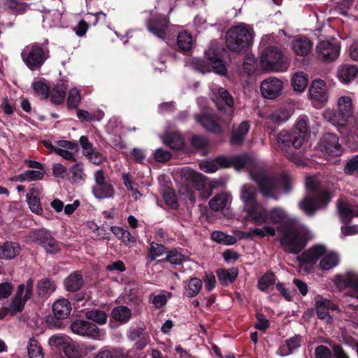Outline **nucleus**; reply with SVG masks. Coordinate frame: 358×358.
I'll list each match as a JSON object with an SVG mask.
<instances>
[{
  "mask_svg": "<svg viewBox=\"0 0 358 358\" xmlns=\"http://www.w3.org/2000/svg\"><path fill=\"white\" fill-rule=\"evenodd\" d=\"M200 169L206 172L212 173L219 168L234 167L237 171L247 169L251 178L255 180L262 194L265 197L277 199L278 194L282 190L287 193L291 188V178L286 174L276 178L271 175L264 166L252 154H245L231 157H219L215 161H203L199 164Z\"/></svg>",
  "mask_w": 358,
  "mask_h": 358,
  "instance_id": "1",
  "label": "nucleus"
},
{
  "mask_svg": "<svg viewBox=\"0 0 358 358\" xmlns=\"http://www.w3.org/2000/svg\"><path fill=\"white\" fill-rule=\"evenodd\" d=\"M274 41L272 34L262 38L260 45L264 49L259 59L260 67L268 72H285L290 66L291 58L285 55L279 48L271 45Z\"/></svg>",
  "mask_w": 358,
  "mask_h": 358,
  "instance_id": "2",
  "label": "nucleus"
},
{
  "mask_svg": "<svg viewBox=\"0 0 358 358\" xmlns=\"http://www.w3.org/2000/svg\"><path fill=\"white\" fill-rule=\"evenodd\" d=\"M306 196L299 202L300 208L308 215H313L320 209L325 208L331 196L322 189L317 176L306 178Z\"/></svg>",
  "mask_w": 358,
  "mask_h": 358,
  "instance_id": "3",
  "label": "nucleus"
},
{
  "mask_svg": "<svg viewBox=\"0 0 358 358\" xmlns=\"http://www.w3.org/2000/svg\"><path fill=\"white\" fill-rule=\"evenodd\" d=\"M353 94L341 96L336 101V110L327 108L322 112L323 118L335 126L340 132L349 130V120L353 116Z\"/></svg>",
  "mask_w": 358,
  "mask_h": 358,
  "instance_id": "4",
  "label": "nucleus"
},
{
  "mask_svg": "<svg viewBox=\"0 0 358 358\" xmlns=\"http://www.w3.org/2000/svg\"><path fill=\"white\" fill-rule=\"evenodd\" d=\"M310 238V231L304 225L294 224L284 229L281 243L285 251L296 254L304 248Z\"/></svg>",
  "mask_w": 358,
  "mask_h": 358,
  "instance_id": "5",
  "label": "nucleus"
},
{
  "mask_svg": "<svg viewBox=\"0 0 358 358\" xmlns=\"http://www.w3.org/2000/svg\"><path fill=\"white\" fill-rule=\"evenodd\" d=\"M254 34L252 27L245 23L233 26L227 33V46L231 51L240 52L250 45Z\"/></svg>",
  "mask_w": 358,
  "mask_h": 358,
  "instance_id": "6",
  "label": "nucleus"
},
{
  "mask_svg": "<svg viewBox=\"0 0 358 358\" xmlns=\"http://www.w3.org/2000/svg\"><path fill=\"white\" fill-rule=\"evenodd\" d=\"M275 149L285 154L287 158L298 166L303 164L302 158L298 155L289 151L291 145L295 149H299L303 145V138H298V136L293 132L287 130H282L277 135L275 140Z\"/></svg>",
  "mask_w": 358,
  "mask_h": 358,
  "instance_id": "7",
  "label": "nucleus"
},
{
  "mask_svg": "<svg viewBox=\"0 0 358 358\" xmlns=\"http://www.w3.org/2000/svg\"><path fill=\"white\" fill-rule=\"evenodd\" d=\"M334 282L339 289L346 287L350 288V295L352 297L358 299V273L348 271L343 274L336 275L334 278ZM347 314L352 318H358V306H350L346 309Z\"/></svg>",
  "mask_w": 358,
  "mask_h": 358,
  "instance_id": "8",
  "label": "nucleus"
},
{
  "mask_svg": "<svg viewBox=\"0 0 358 358\" xmlns=\"http://www.w3.org/2000/svg\"><path fill=\"white\" fill-rule=\"evenodd\" d=\"M21 56L27 67L34 71L41 68L48 57V52L37 44L27 45L22 50Z\"/></svg>",
  "mask_w": 358,
  "mask_h": 358,
  "instance_id": "9",
  "label": "nucleus"
},
{
  "mask_svg": "<svg viewBox=\"0 0 358 358\" xmlns=\"http://www.w3.org/2000/svg\"><path fill=\"white\" fill-rule=\"evenodd\" d=\"M326 247L322 244L311 246L296 257L299 267L306 273L310 272L318 259L325 254Z\"/></svg>",
  "mask_w": 358,
  "mask_h": 358,
  "instance_id": "10",
  "label": "nucleus"
},
{
  "mask_svg": "<svg viewBox=\"0 0 358 358\" xmlns=\"http://www.w3.org/2000/svg\"><path fill=\"white\" fill-rule=\"evenodd\" d=\"M33 286L34 280L31 278H29L25 284H20L17 287L16 293L9 308V311L12 315H14L23 309L24 304L32 295Z\"/></svg>",
  "mask_w": 358,
  "mask_h": 358,
  "instance_id": "11",
  "label": "nucleus"
},
{
  "mask_svg": "<svg viewBox=\"0 0 358 358\" xmlns=\"http://www.w3.org/2000/svg\"><path fill=\"white\" fill-rule=\"evenodd\" d=\"M71 331L79 336H86L94 340H102L105 336L96 324L83 320H76L71 324Z\"/></svg>",
  "mask_w": 358,
  "mask_h": 358,
  "instance_id": "12",
  "label": "nucleus"
},
{
  "mask_svg": "<svg viewBox=\"0 0 358 358\" xmlns=\"http://www.w3.org/2000/svg\"><path fill=\"white\" fill-rule=\"evenodd\" d=\"M308 94L314 106L317 108L322 107L328 102V87L326 82L322 79H315L312 81Z\"/></svg>",
  "mask_w": 358,
  "mask_h": 358,
  "instance_id": "13",
  "label": "nucleus"
},
{
  "mask_svg": "<svg viewBox=\"0 0 358 358\" xmlns=\"http://www.w3.org/2000/svg\"><path fill=\"white\" fill-rule=\"evenodd\" d=\"M95 184L92 187V193L98 199L113 198L115 194L114 187L106 180L105 173L102 170L94 173Z\"/></svg>",
  "mask_w": 358,
  "mask_h": 358,
  "instance_id": "14",
  "label": "nucleus"
},
{
  "mask_svg": "<svg viewBox=\"0 0 358 358\" xmlns=\"http://www.w3.org/2000/svg\"><path fill=\"white\" fill-rule=\"evenodd\" d=\"M212 54L213 50L209 49L206 51L207 62L196 60V69L201 73L214 71L217 74L224 75L227 71L225 65L217 54L214 56Z\"/></svg>",
  "mask_w": 358,
  "mask_h": 358,
  "instance_id": "15",
  "label": "nucleus"
},
{
  "mask_svg": "<svg viewBox=\"0 0 358 358\" xmlns=\"http://www.w3.org/2000/svg\"><path fill=\"white\" fill-rule=\"evenodd\" d=\"M283 87V82L280 79L271 76L261 83L260 92L264 98L275 99L281 95Z\"/></svg>",
  "mask_w": 358,
  "mask_h": 358,
  "instance_id": "16",
  "label": "nucleus"
},
{
  "mask_svg": "<svg viewBox=\"0 0 358 358\" xmlns=\"http://www.w3.org/2000/svg\"><path fill=\"white\" fill-rule=\"evenodd\" d=\"M341 51L339 43L324 40L319 42L316 46V53L319 59L327 62L336 59Z\"/></svg>",
  "mask_w": 358,
  "mask_h": 358,
  "instance_id": "17",
  "label": "nucleus"
},
{
  "mask_svg": "<svg viewBox=\"0 0 358 358\" xmlns=\"http://www.w3.org/2000/svg\"><path fill=\"white\" fill-rule=\"evenodd\" d=\"M210 90L213 94V100L216 104L218 109L222 110L223 104L230 108V114L227 118V122H230L232 118V111L231 108L234 105V99L231 95L224 88L217 86H212Z\"/></svg>",
  "mask_w": 358,
  "mask_h": 358,
  "instance_id": "18",
  "label": "nucleus"
},
{
  "mask_svg": "<svg viewBox=\"0 0 358 358\" xmlns=\"http://www.w3.org/2000/svg\"><path fill=\"white\" fill-rule=\"evenodd\" d=\"M320 148L329 156H338L342 152V147L339 143L337 135L327 133L320 141Z\"/></svg>",
  "mask_w": 358,
  "mask_h": 358,
  "instance_id": "19",
  "label": "nucleus"
},
{
  "mask_svg": "<svg viewBox=\"0 0 358 358\" xmlns=\"http://www.w3.org/2000/svg\"><path fill=\"white\" fill-rule=\"evenodd\" d=\"M34 241L41 245L48 252L54 253L59 250V243L45 229H40L32 233Z\"/></svg>",
  "mask_w": 358,
  "mask_h": 358,
  "instance_id": "20",
  "label": "nucleus"
},
{
  "mask_svg": "<svg viewBox=\"0 0 358 358\" xmlns=\"http://www.w3.org/2000/svg\"><path fill=\"white\" fill-rule=\"evenodd\" d=\"M96 348L94 345L87 344H78L76 342L70 341L65 345L63 350L67 358H83L89 352L95 350Z\"/></svg>",
  "mask_w": 358,
  "mask_h": 358,
  "instance_id": "21",
  "label": "nucleus"
},
{
  "mask_svg": "<svg viewBox=\"0 0 358 358\" xmlns=\"http://www.w3.org/2000/svg\"><path fill=\"white\" fill-rule=\"evenodd\" d=\"M244 211L247 213L245 218L255 224L261 225L268 220V210L260 203L244 209Z\"/></svg>",
  "mask_w": 358,
  "mask_h": 358,
  "instance_id": "22",
  "label": "nucleus"
},
{
  "mask_svg": "<svg viewBox=\"0 0 358 358\" xmlns=\"http://www.w3.org/2000/svg\"><path fill=\"white\" fill-rule=\"evenodd\" d=\"M79 141L83 149V155L91 162L94 164L99 165L103 162L105 159L103 155L100 152L94 148L93 145L89 141L86 136H82L80 138Z\"/></svg>",
  "mask_w": 358,
  "mask_h": 358,
  "instance_id": "23",
  "label": "nucleus"
},
{
  "mask_svg": "<svg viewBox=\"0 0 358 358\" xmlns=\"http://www.w3.org/2000/svg\"><path fill=\"white\" fill-rule=\"evenodd\" d=\"M55 143L59 146L58 149H55V152L61 156L64 159L75 162V152L78 150V145L76 143L66 141L59 140L55 141Z\"/></svg>",
  "mask_w": 358,
  "mask_h": 358,
  "instance_id": "24",
  "label": "nucleus"
},
{
  "mask_svg": "<svg viewBox=\"0 0 358 358\" xmlns=\"http://www.w3.org/2000/svg\"><path fill=\"white\" fill-rule=\"evenodd\" d=\"M337 210L343 222H349L354 217H358V206L352 205L342 201L338 202Z\"/></svg>",
  "mask_w": 358,
  "mask_h": 358,
  "instance_id": "25",
  "label": "nucleus"
},
{
  "mask_svg": "<svg viewBox=\"0 0 358 358\" xmlns=\"http://www.w3.org/2000/svg\"><path fill=\"white\" fill-rule=\"evenodd\" d=\"M315 308L318 317L322 320H329L330 318L329 310H337V306L329 300L317 296L315 297Z\"/></svg>",
  "mask_w": 358,
  "mask_h": 358,
  "instance_id": "26",
  "label": "nucleus"
},
{
  "mask_svg": "<svg viewBox=\"0 0 358 358\" xmlns=\"http://www.w3.org/2000/svg\"><path fill=\"white\" fill-rule=\"evenodd\" d=\"M26 201L32 213L36 215H41L43 213V210L38 189L35 187L31 188L26 194Z\"/></svg>",
  "mask_w": 358,
  "mask_h": 358,
  "instance_id": "27",
  "label": "nucleus"
},
{
  "mask_svg": "<svg viewBox=\"0 0 358 358\" xmlns=\"http://www.w3.org/2000/svg\"><path fill=\"white\" fill-rule=\"evenodd\" d=\"M257 191L256 188L250 185H244L241 191V198L243 202V210L259 203L257 201Z\"/></svg>",
  "mask_w": 358,
  "mask_h": 358,
  "instance_id": "28",
  "label": "nucleus"
},
{
  "mask_svg": "<svg viewBox=\"0 0 358 358\" xmlns=\"http://www.w3.org/2000/svg\"><path fill=\"white\" fill-rule=\"evenodd\" d=\"M168 25L167 20L162 16L151 19L148 22V29L149 31L159 38H164L166 35V30Z\"/></svg>",
  "mask_w": 358,
  "mask_h": 358,
  "instance_id": "29",
  "label": "nucleus"
},
{
  "mask_svg": "<svg viewBox=\"0 0 358 358\" xmlns=\"http://www.w3.org/2000/svg\"><path fill=\"white\" fill-rule=\"evenodd\" d=\"M292 50L299 56L308 55L313 48V43L306 36H297L293 38Z\"/></svg>",
  "mask_w": 358,
  "mask_h": 358,
  "instance_id": "30",
  "label": "nucleus"
},
{
  "mask_svg": "<svg viewBox=\"0 0 358 358\" xmlns=\"http://www.w3.org/2000/svg\"><path fill=\"white\" fill-rule=\"evenodd\" d=\"M71 311V305L69 300L60 299L52 304L54 316L59 320H64L69 317Z\"/></svg>",
  "mask_w": 358,
  "mask_h": 358,
  "instance_id": "31",
  "label": "nucleus"
},
{
  "mask_svg": "<svg viewBox=\"0 0 358 358\" xmlns=\"http://www.w3.org/2000/svg\"><path fill=\"white\" fill-rule=\"evenodd\" d=\"M358 69L355 65L343 64L337 71V77L341 82L345 84L350 83L357 76Z\"/></svg>",
  "mask_w": 358,
  "mask_h": 358,
  "instance_id": "32",
  "label": "nucleus"
},
{
  "mask_svg": "<svg viewBox=\"0 0 358 358\" xmlns=\"http://www.w3.org/2000/svg\"><path fill=\"white\" fill-rule=\"evenodd\" d=\"M250 129V124L248 121H243L240 124L234 127L231 142L234 145L241 144L245 138V136Z\"/></svg>",
  "mask_w": 358,
  "mask_h": 358,
  "instance_id": "33",
  "label": "nucleus"
},
{
  "mask_svg": "<svg viewBox=\"0 0 358 358\" xmlns=\"http://www.w3.org/2000/svg\"><path fill=\"white\" fill-rule=\"evenodd\" d=\"M293 113L294 108L292 106H282L270 114L268 119L273 122L281 124L288 120Z\"/></svg>",
  "mask_w": 358,
  "mask_h": 358,
  "instance_id": "34",
  "label": "nucleus"
},
{
  "mask_svg": "<svg viewBox=\"0 0 358 358\" xmlns=\"http://www.w3.org/2000/svg\"><path fill=\"white\" fill-rule=\"evenodd\" d=\"M21 248L18 243L6 242L0 246V259H11L20 252Z\"/></svg>",
  "mask_w": 358,
  "mask_h": 358,
  "instance_id": "35",
  "label": "nucleus"
},
{
  "mask_svg": "<svg viewBox=\"0 0 358 358\" xmlns=\"http://www.w3.org/2000/svg\"><path fill=\"white\" fill-rule=\"evenodd\" d=\"M308 77L302 71H297L291 77V85L292 89L297 92H303L308 85Z\"/></svg>",
  "mask_w": 358,
  "mask_h": 358,
  "instance_id": "36",
  "label": "nucleus"
},
{
  "mask_svg": "<svg viewBox=\"0 0 358 358\" xmlns=\"http://www.w3.org/2000/svg\"><path fill=\"white\" fill-rule=\"evenodd\" d=\"M196 118L208 131L215 133L222 131L221 127L217 122V118L211 114H204L202 117L196 115Z\"/></svg>",
  "mask_w": 358,
  "mask_h": 358,
  "instance_id": "37",
  "label": "nucleus"
},
{
  "mask_svg": "<svg viewBox=\"0 0 358 358\" xmlns=\"http://www.w3.org/2000/svg\"><path fill=\"white\" fill-rule=\"evenodd\" d=\"M308 122L309 120L306 115L299 116L295 122L294 129L292 131L298 136V138H303V143L310 132Z\"/></svg>",
  "mask_w": 358,
  "mask_h": 358,
  "instance_id": "38",
  "label": "nucleus"
},
{
  "mask_svg": "<svg viewBox=\"0 0 358 358\" xmlns=\"http://www.w3.org/2000/svg\"><path fill=\"white\" fill-rule=\"evenodd\" d=\"M203 282L198 278H191L184 286V295L189 298L196 296L202 288Z\"/></svg>",
  "mask_w": 358,
  "mask_h": 358,
  "instance_id": "39",
  "label": "nucleus"
},
{
  "mask_svg": "<svg viewBox=\"0 0 358 358\" xmlns=\"http://www.w3.org/2000/svg\"><path fill=\"white\" fill-rule=\"evenodd\" d=\"M83 283V276L78 272H73L64 280V287L67 291L76 292L80 289Z\"/></svg>",
  "mask_w": 358,
  "mask_h": 358,
  "instance_id": "40",
  "label": "nucleus"
},
{
  "mask_svg": "<svg viewBox=\"0 0 358 358\" xmlns=\"http://www.w3.org/2000/svg\"><path fill=\"white\" fill-rule=\"evenodd\" d=\"M44 171L27 170L23 173L14 176L11 180L13 181H36L41 180L44 177Z\"/></svg>",
  "mask_w": 358,
  "mask_h": 358,
  "instance_id": "41",
  "label": "nucleus"
},
{
  "mask_svg": "<svg viewBox=\"0 0 358 358\" xmlns=\"http://www.w3.org/2000/svg\"><path fill=\"white\" fill-rule=\"evenodd\" d=\"M43 26L50 28L59 26L62 19V13L57 10H52L43 15Z\"/></svg>",
  "mask_w": 358,
  "mask_h": 358,
  "instance_id": "42",
  "label": "nucleus"
},
{
  "mask_svg": "<svg viewBox=\"0 0 358 358\" xmlns=\"http://www.w3.org/2000/svg\"><path fill=\"white\" fill-rule=\"evenodd\" d=\"M338 260L336 253L326 250L325 254L320 260V267L322 270H329L338 264Z\"/></svg>",
  "mask_w": 358,
  "mask_h": 358,
  "instance_id": "43",
  "label": "nucleus"
},
{
  "mask_svg": "<svg viewBox=\"0 0 358 358\" xmlns=\"http://www.w3.org/2000/svg\"><path fill=\"white\" fill-rule=\"evenodd\" d=\"M37 292L39 296H48L56 289L55 283L50 278H43L37 284Z\"/></svg>",
  "mask_w": 358,
  "mask_h": 358,
  "instance_id": "44",
  "label": "nucleus"
},
{
  "mask_svg": "<svg viewBox=\"0 0 358 358\" xmlns=\"http://www.w3.org/2000/svg\"><path fill=\"white\" fill-rule=\"evenodd\" d=\"M217 275L222 285H228L236 279L238 271L234 268L231 269H219L217 271Z\"/></svg>",
  "mask_w": 358,
  "mask_h": 358,
  "instance_id": "45",
  "label": "nucleus"
},
{
  "mask_svg": "<svg viewBox=\"0 0 358 358\" xmlns=\"http://www.w3.org/2000/svg\"><path fill=\"white\" fill-rule=\"evenodd\" d=\"M110 231L126 245H134L136 243L135 237L129 231L122 227L113 226L110 227Z\"/></svg>",
  "mask_w": 358,
  "mask_h": 358,
  "instance_id": "46",
  "label": "nucleus"
},
{
  "mask_svg": "<svg viewBox=\"0 0 358 358\" xmlns=\"http://www.w3.org/2000/svg\"><path fill=\"white\" fill-rule=\"evenodd\" d=\"M287 212L280 207L273 208L268 210V220L273 224H280L288 220Z\"/></svg>",
  "mask_w": 358,
  "mask_h": 358,
  "instance_id": "47",
  "label": "nucleus"
},
{
  "mask_svg": "<svg viewBox=\"0 0 358 358\" xmlns=\"http://www.w3.org/2000/svg\"><path fill=\"white\" fill-rule=\"evenodd\" d=\"M229 199L230 196L225 193L218 194L209 201L210 208L215 211L221 210L227 206Z\"/></svg>",
  "mask_w": 358,
  "mask_h": 358,
  "instance_id": "48",
  "label": "nucleus"
},
{
  "mask_svg": "<svg viewBox=\"0 0 358 358\" xmlns=\"http://www.w3.org/2000/svg\"><path fill=\"white\" fill-rule=\"evenodd\" d=\"M111 315L114 320L126 323L131 318V312L127 306H120L113 309Z\"/></svg>",
  "mask_w": 358,
  "mask_h": 358,
  "instance_id": "49",
  "label": "nucleus"
},
{
  "mask_svg": "<svg viewBox=\"0 0 358 358\" xmlns=\"http://www.w3.org/2000/svg\"><path fill=\"white\" fill-rule=\"evenodd\" d=\"M50 93L51 101L55 104L63 103L66 95V86L64 84H57L52 89Z\"/></svg>",
  "mask_w": 358,
  "mask_h": 358,
  "instance_id": "50",
  "label": "nucleus"
},
{
  "mask_svg": "<svg viewBox=\"0 0 358 358\" xmlns=\"http://www.w3.org/2000/svg\"><path fill=\"white\" fill-rule=\"evenodd\" d=\"M162 141L165 144L176 150L180 149L183 145V140L178 132L166 134L162 137Z\"/></svg>",
  "mask_w": 358,
  "mask_h": 358,
  "instance_id": "51",
  "label": "nucleus"
},
{
  "mask_svg": "<svg viewBox=\"0 0 358 358\" xmlns=\"http://www.w3.org/2000/svg\"><path fill=\"white\" fill-rule=\"evenodd\" d=\"M87 319L92 320L99 324H104L107 322V314L99 309H92L85 313Z\"/></svg>",
  "mask_w": 358,
  "mask_h": 358,
  "instance_id": "52",
  "label": "nucleus"
},
{
  "mask_svg": "<svg viewBox=\"0 0 358 358\" xmlns=\"http://www.w3.org/2000/svg\"><path fill=\"white\" fill-rule=\"evenodd\" d=\"M178 45L182 51L189 50L194 43V38L187 31H182L178 36Z\"/></svg>",
  "mask_w": 358,
  "mask_h": 358,
  "instance_id": "53",
  "label": "nucleus"
},
{
  "mask_svg": "<svg viewBox=\"0 0 358 358\" xmlns=\"http://www.w3.org/2000/svg\"><path fill=\"white\" fill-rule=\"evenodd\" d=\"M211 238L215 242L224 245H234L236 243V237L224 234L220 231H215L211 234Z\"/></svg>",
  "mask_w": 358,
  "mask_h": 358,
  "instance_id": "54",
  "label": "nucleus"
},
{
  "mask_svg": "<svg viewBox=\"0 0 358 358\" xmlns=\"http://www.w3.org/2000/svg\"><path fill=\"white\" fill-rule=\"evenodd\" d=\"M28 355L29 358H43L44 353L38 341L31 338L29 339L28 345Z\"/></svg>",
  "mask_w": 358,
  "mask_h": 358,
  "instance_id": "55",
  "label": "nucleus"
},
{
  "mask_svg": "<svg viewBox=\"0 0 358 358\" xmlns=\"http://www.w3.org/2000/svg\"><path fill=\"white\" fill-rule=\"evenodd\" d=\"M187 175L195 189L201 190L204 187L205 178L203 175L192 170L187 171Z\"/></svg>",
  "mask_w": 358,
  "mask_h": 358,
  "instance_id": "56",
  "label": "nucleus"
},
{
  "mask_svg": "<svg viewBox=\"0 0 358 358\" xmlns=\"http://www.w3.org/2000/svg\"><path fill=\"white\" fill-rule=\"evenodd\" d=\"M125 352L120 349L104 348L94 358H127Z\"/></svg>",
  "mask_w": 358,
  "mask_h": 358,
  "instance_id": "57",
  "label": "nucleus"
},
{
  "mask_svg": "<svg viewBox=\"0 0 358 358\" xmlns=\"http://www.w3.org/2000/svg\"><path fill=\"white\" fill-rule=\"evenodd\" d=\"M69 341V338L62 334L53 335L48 340V343L51 347L62 348L63 350Z\"/></svg>",
  "mask_w": 358,
  "mask_h": 358,
  "instance_id": "58",
  "label": "nucleus"
},
{
  "mask_svg": "<svg viewBox=\"0 0 358 358\" xmlns=\"http://www.w3.org/2000/svg\"><path fill=\"white\" fill-rule=\"evenodd\" d=\"M81 101L80 91L76 88H71L67 98L68 106L71 108H76Z\"/></svg>",
  "mask_w": 358,
  "mask_h": 358,
  "instance_id": "59",
  "label": "nucleus"
},
{
  "mask_svg": "<svg viewBox=\"0 0 358 358\" xmlns=\"http://www.w3.org/2000/svg\"><path fill=\"white\" fill-rule=\"evenodd\" d=\"M251 238L255 236L265 237L267 236H274L275 234V229L270 225H265L262 228H255L250 229Z\"/></svg>",
  "mask_w": 358,
  "mask_h": 358,
  "instance_id": "60",
  "label": "nucleus"
},
{
  "mask_svg": "<svg viewBox=\"0 0 358 358\" xmlns=\"http://www.w3.org/2000/svg\"><path fill=\"white\" fill-rule=\"evenodd\" d=\"M34 92L42 99L48 98L50 89L47 84L42 80L34 81L32 84Z\"/></svg>",
  "mask_w": 358,
  "mask_h": 358,
  "instance_id": "61",
  "label": "nucleus"
},
{
  "mask_svg": "<svg viewBox=\"0 0 358 358\" xmlns=\"http://www.w3.org/2000/svg\"><path fill=\"white\" fill-rule=\"evenodd\" d=\"M165 253H166V252L162 245L152 243L148 250V257L152 261L162 257Z\"/></svg>",
  "mask_w": 358,
  "mask_h": 358,
  "instance_id": "62",
  "label": "nucleus"
},
{
  "mask_svg": "<svg viewBox=\"0 0 358 358\" xmlns=\"http://www.w3.org/2000/svg\"><path fill=\"white\" fill-rule=\"evenodd\" d=\"M71 173H72V178L75 182H80L84 180L85 174L83 172V164L82 163H77L71 166Z\"/></svg>",
  "mask_w": 358,
  "mask_h": 358,
  "instance_id": "63",
  "label": "nucleus"
},
{
  "mask_svg": "<svg viewBox=\"0 0 358 358\" xmlns=\"http://www.w3.org/2000/svg\"><path fill=\"white\" fill-rule=\"evenodd\" d=\"M275 283V276L273 273L264 274L258 282V288L261 291H265L271 285Z\"/></svg>",
  "mask_w": 358,
  "mask_h": 358,
  "instance_id": "64",
  "label": "nucleus"
}]
</instances>
